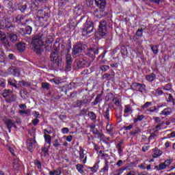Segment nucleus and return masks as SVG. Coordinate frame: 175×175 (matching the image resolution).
<instances>
[{
  "mask_svg": "<svg viewBox=\"0 0 175 175\" xmlns=\"http://www.w3.org/2000/svg\"><path fill=\"white\" fill-rule=\"evenodd\" d=\"M47 43H53V38L46 34H39L34 36L31 39V44L34 46V51L36 54L43 53V46Z\"/></svg>",
  "mask_w": 175,
  "mask_h": 175,
  "instance_id": "nucleus-1",
  "label": "nucleus"
},
{
  "mask_svg": "<svg viewBox=\"0 0 175 175\" xmlns=\"http://www.w3.org/2000/svg\"><path fill=\"white\" fill-rule=\"evenodd\" d=\"M48 10L49 9L45 8L43 10H39L37 12V16L41 25H44L50 17V14L47 12Z\"/></svg>",
  "mask_w": 175,
  "mask_h": 175,
  "instance_id": "nucleus-2",
  "label": "nucleus"
},
{
  "mask_svg": "<svg viewBox=\"0 0 175 175\" xmlns=\"http://www.w3.org/2000/svg\"><path fill=\"white\" fill-rule=\"evenodd\" d=\"M94 3H96V6L97 8H99V10H94V16L96 17H100V14L99 13H103L105 12V8H106V0H93Z\"/></svg>",
  "mask_w": 175,
  "mask_h": 175,
  "instance_id": "nucleus-3",
  "label": "nucleus"
},
{
  "mask_svg": "<svg viewBox=\"0 0 175 175\" xmlns=\"http://www.w3.org/2000/svg\"><path fill=\"white\" fill-rule=\"evenodd\" d=\"M92 32H94V23L90 21H86L83 25L82 35L83 36H90V33H92Z\"/></svg>",
  "mask_w": 175,
  "mask_h": 175,
  "instance_id": "nucleus-4",
  "label": "nucleus"
},
{
  "mask_svg": "<svg viewBox=\"0 0 175 175\" xmlns=\"http://www.w3.org/2000/svg\"><path fill=\"white\" fill-rule=\"evenodd\" d=\"M35 132L36 130H33V135L30 134L31 136H32L33 137L29 138L27 140V147L30 152H32V151H33V150L35 149V147H36V133Z\"/></svg>",
  "mask_w": 175,
  "mask_h": 175,
  "instance_id": "nucleus-5",
  "label": "nucleus"
},
{
  "mask_svg": "<svg viewBox=\"0 0 175 175\" xmlns=\"http://www.w3.org/2000/svg\"><path fill=\"white\" fill-rule=\"evenodd\" d=\"M106 33H107V23L105 21H101L98 26L97 35L103 38V36H106Z\"/></svg>",
  "mask_w": 175,
  "mask_h": 175,
  "instance_id": "nucleus-6",
  "label": "nucleus"
},
{
  "mask_svg": "<svg viewBox=\"0 0 175 175\" xmlns=\"http://www.w3.org/2000/svg\"><path fill=\"white\" fill-rule=\"evenodd\" d=\"M51 61L53 63L56 68L59 66V64L62 62V57L57 52H52L51 54Z\"/></svg>",
  "mask_w": 175,
  "mask_h": 175,
  "instance_id": "nucleus-7",
  "label": "nucleus"
},
{
  "mask_svg": "<svg viewBox=\"0 0 175 175\" xmlns=\"http://www.w3.org/2000/svg\"><path fill=\"white\" fill-rule=\"evenodd\" d=\"M150 106H152V103L146 102L144 105L141 106V109L146 110V114H150V113H155V111H157V107L155 106L150 107Z\"/></svg>",
  "mask_w": 175,
  "mask_h": 175,
  "instance_id": "nucleus-8",
  "label": "nucleus"
},
{
  "mask_svg": "<svg viewBox=\"0 0 175 175\" xmlns=\"http://www.w3.org/2000/svg\"><path fill=\"white\" fill-rule=\"evenodd\" d=\"M14 7L18 10H21L22 13H24L28 7V2L27 1H16L14 3Z\"/></svg>",
  "mask_w": 175,
  "mask_h": 175,
  "instance_id": "nucleus-9",
  "label": "nucleus"
},
{
  "mask_svg": "<svg viewBox=\"0 0 175 175\" xmlns=\"http://www.w3.org/2000/svg\"><path fill=\"white\" fill-rule=\"evenodd\" d=\"M131 90L139 92H144V91H146V85L139 83H133L131 84Z\"/></svg>",
  "mask_w": 175,
  "mask_h": 175,
  "instance_id": "nucleus-10",
  "label": "nucleus"
},
{
  "mask_svg": "<svg viewBox=\"0 0 175 175\" xmlns=\"http://www.w3.org/2000/svg\"><path fill=\"white\" fill-rule=\"evenodd\" d=\"M76 63L78 69H83V68H88L90 66V63L83 58L77 59Z\"/></svg>",
  "mask_w": 175,
  "mask_h": 175,
  "instance_id": "nucleus-11",
  "label": "nucleus"
},
{
  "mask_svg": "<svg viewBox=\"0 0 175 175\" xmlns=\"http://www.w3.org/2000/svg\"><path fill=\"white\" fill-rule=\"evenodd\" d=\"M5 124L7 126V129H8L9 133H12V128H15V129H17V126L16 125V122L13 120H8L5 122Z\"/></svg>",
  "mask_w": 175,
  "mask_h": 175,
  "instance_id": "nucleus-12",
  "label": "nucleus"
},
{
  "mask_svg": "<svg viewBox=\"0 0 175 175\" xmlns=\"http://www.w3.org/2000/svg\"><path fill=\"white\" fill-rule=\"evenodd\" d=\"M132 113H133V109L132 108V105H126L124 109L123 117H129V116H131Z\"/></svg>",
  "mask_w": 175,
  "mask_h": 175,
  "instance_id": "nucleus-13",
  "label": "nucleus"
},
{
  "mask_svg": "<svg viewBox=\"0 0 175 175\" xmlns=\"http://www.w3.org/2000/svg\"><path fill=\"white\" fill-rule=\"evenodd\" d=\"M99 54V49H90L88 53L87 56L90 57V58H92L93 59H95L96 55H98Z\"/></svg>",
  "mask_w": 175,
  "mask_h": 175,
  "instance_id": "nucleus-14",
  "label": "nucleus"
},
{
  "mask_svg": "<svg viewBox=\"0 0 175 175\" xmlns=\"http://www.w3.org/2000/svg\"><path fill=\"white\" fill-rule=\"evenodd\" d=\"M73 61L72 60V56L70 54L67 53L66 55V68L68 70H70L72 69V64Z\"/></svg>",
  "mask_w": 175,
  "mask_h": 175,
  "instance_id": "nucleus-15",
  "label": "nucleus"
},
{
  "mask_svg": "<svg viewBox=\"0 0 175 175\" xmlns=\"http://www.w3.org/2000/svg\"><path fill=\"white\" fill-rule=\"evenodd\" d=\"M83 51V47L80 44L75 45L72 49V55L73 57L80 54Z\"/></svg>",
  "mask_w": 175,
  "mask_h": 175,
  "instance_id": "nucleus-16",
  "label": "nucleus"
},
{
  "mask_svg": "<svg viewBox=\"0 0 175 175\" xmlns=\"http://www.w3.org/2000/svg\"><path fill=\"white\" fill-rule=\"evenodd\" d=\"M19 32L22 33V35H31V33H32V27L27 26L25 29H20Z\"/></svg>",
  "mask_w": 175,
  "mask_h": 175,
  "instance_id": "nucleus-17",
  "label": "nucleus"
},
{
  "mask_svg": "<svg viewBox=\"0 0 175 175\" xmlns=\"http://www.w3.org/2000/svg\"><path fill=\"white\" fill-rule=\"evenodd\" d=\"M5 28L8 31H13L14 29V25L11 23L10 21L9 20V18H6L5 19Z\"/></svg>",
  "mask_w": 175,
  "mask_h": 175,
  "instance_id": "nucleus-18",
  "label": "nucleus"
},
{
  "mask_svg": "<svg viewBox=\"0 0 175 175\" xmlns=\"http://www.w3.org/2000/svg\"><path fill=\"white\" fill-rule=\"evenodd\" d=\"M161 155H162V151H161V150L157 148L152 150V158H158V157H161Z\"/></svg>",
  "mask_w": 175,
  "mask_h": 175,
  "instance_id": "nucleus-19",
  "label": "nucleus"
},
{
  "mask_svg": "<svg viewBox=\"0 0 175 175\" xmlns=\"http://www.w3.org/2000/svg\"><path fill=\"white\" fill-rule=\"evenodd\" d=\"M8 35L10 42H12V43H16V42L18 40V38L17 37L16 34L9 33Z\"/></svg>",
  "mask_w": 175,
  "mask_h": 175,
  "instance_id": "nucleus-20",
  "label": "nucleus"
},
{
  "mask_svg": "<svg viewBox=\"0 0 175 175\" xmlns=\"http://www.w3.org/2000/svg\"><path fill=\"white\" fill-rule=\"evenodd\" d=\"M172 108L170 107H167L165 109H164L163 111H161V116H170V114H172Z\"/></svg>",
  "mask_w": 175,
  "mask_h": 175,
  "instance_id": "nucleus-21",
  "label": "nucleus"
},
{
  "mask_svg": "<svg viewBox=\"0 0 175 175\" xmlns=\"http://www.w3.org/2000/svg\"><path fill=\"white\" fill-rule=\"evenodd\" d=\"M102 94H99L95 98V100L92 103L93 106H96L99 102H102Z\"/></svg>",
  "mask_w": 175,
  "mask_h": 175,
  "instance_id": "nucleus-22",
  "label": "nucleus"
},
{
  "mask_svg": "<svg viewBox=\"0 0 175 175\" xmlns=\"http://www.w3.org/2000/svg\"><path fill=\"white\" fill-rule=\"evenodd\" d=\"M13 167L14 170H20V167H21V164H20V161L17 159H14Z\"/></svg>",
  "mask_w": 175,
  "mask_h": 175,
  "instance_id": "nucleus-23",
  "label": "nucleus"
},
{
  "mask_svg": "<svg viewBox=\"0 0 175 175\" xmlns=\"http://www.w3.org/2000/svg\"><path fill=\"white\" fill-rule=\"evenodd\" d=\"M17 50L20 51V53H23L25 50V44L23 42H19L16 44Z\"/></svg>",
  "mask_w": 175,
  "mask_h": 175,
  "instance_id": "nucleus-24",
  "label": "nucleus"
},
{
  "mask_svg": "<svg viewBox=\"0 0 175 175\" xmlns=\"http://www.w3.org/2000/svg\"><path fill=\"white\" fill-rule=\"evenodd\" d=\"M146 79L147 81H149V83H152L154 79H157V75L154 73H152L150 75H148L146 76Z\"/></svg>",
  "mask_w": 175,
  "mask_h": 175,
  "instance_id": "nucleus-25",
  "label": "nucleus"
},
{
  "mask_svg": "<svg viewBox=\"0 0 175 175\" xmlns=\"http://www.w3.org/2000/svg\"><path fill=\"white\" fill-rule=\"evenodd\" d=\"M15 22L18 23V24H25V21H24V16L18 15L15 18Z\"/></svg>",
  "mask_w": 175,
  "mask_h": 175,
  "instance_id": "nucleus-26",
  "label": "nucleus"
},
{
  "mask_svg": "<svg viewBox=\"0 0 175 175\" xmlns=\"http://www.w3.org/2000/svg\"><path fill=\"white\" fill-rule=\"evenodd\" d=\"M166 162H167V161H165L164 163H161L159 166L156 165L154 169L157 170H163V169H166Z\"/></svg>",
  "mask_w": 175,
  "mask_h": 175,
  "instance_id": "nucleus-27",
  "label": "nucleus"
},
{
  "mask_svg": "<svg viewBox=\"0 0 175 175\" xmlns=\"http://www.w3.org/2000/svg\"><path fill=\"white\" fill-rule=\"evenodd\" d=\"M104 118L108 121H110V109L107 108L106 111L103 113Z\"/></svg>",
  "mask_w": 175,
  "mask_h": 175,
  "instance_id": "nucleus-28",
  "label": "nucleus"
},
{
  "mask_svg": "<svg viewBox=\"0 0 175 175\" xmlns=\"http://www.w3.org/2000/svg\"><path fill=\"white\" fill-rule=\"evenodd\" d=\"M12 94V91L10 90H5L2 93L3 98H8Z\"/></svg>",
  "mask_w": 175,
  "mask_h": 175,
  "instance_id": "nucleus-29",
  "label": "nucleus"
},
{
  "mask_svg": "<svg viewBox=\"0 0 175 175\" xmlns=\"http://www.w3.org/2000/svg\"><path fill=\"white\" fill-rule=\"evenodd\" d=\"M1 42L4 44V46H10L9 44V40H8V37L5 36L2 38H0Z\"/></svg>",
  "mask_w": 175,
  "mask_h": 175,
  "instance_id": "nucleus-30",
  "label": "nucleus"
},
{
  "mask_svg": "<svg viewBox=\"0 0 175 175\" xmlns=\"http://www.w3.org/2000/svg\"><path fill=\"white\" fill-rule=\"evenodd\" d=\"M88 117H90V120L92 121H96V114L94 113L93 111H89L88 113Z\"/></svg>",
  "mask_w": 175,
  "mask_h": 175,
  "instance_id": "nucleus-31",
  "label": "nucleus"
},
{
  "mask_svg": "<svg viewBox=\"0 0 175 175\" xmlns=\"http://www.w3.org/2000/svg\"><path fill=\"white\" fill-rule=\"evenodd\" d=\"M76 169L79 173H81V174H83V173H84V170H83L84 169V165H83L82 164H77Z\"/></svg>",
  "mask_w": 175,
  "mask_h": 175,
  "instance_id": "nucleus-32",
  "label": "nucleus"
},
{
  "mask_svg": "<svg viewBox=\"0 0 175 175\" xmlns=\"http://www.w3.org/2000/svg\"><path fill=\"white\" fill-rule=\"evenodd\" d=\"M44 139L46 143H47L49 145L51 144V136L50 135H44Z\"/></svg>",
  "mask_w": 175,
  "mask_h": 175,
  "instance_id": "nucleus-33",
  "label": "nucleus"
},
{
  "mask_svg": "<svg viewBox=\"0 0 175 175\" xmlns=\"http://www.w3.org/2000/svg\"><path fill=\"white\" fill-rule=\"evenodd\" d=\"M16 99H17V96L16 95H14V94H11L8 96L7 100H8V102H16Z\"/></svg>",
  "mask_w": 175,
  "mask_h": 175,
  "instance_id": "nucleus-34",
  "label": "nucleus"
},
{
  "mask_svg": "<svg viewBox=\"0 0 175 175\" xmlns=\"http://www.w3.org/2000/svg\"><path fill=\"white\" fill-rule=\"evenodd\" d=\"M16 83L17 81L15 79H10L8 80V84H10V85H12V87H14V88H17V84H16Z\"/></svg>",
  "mask_w": 175,
  "mask_h": 175,
  "instance_id": "nucleus-35",
  "label": "nucleus"
},
{
  "mask_svg": "<svg viewBox=\"0 0 175 175\" xmlns=\"http://www.w3.org/2000/svg\"><path fill=\"white\" fill-rule=\"evenodd\" d=\"M161 95H163V91H162V88H159L155 90V96H161Z\"/></svg>",
  "mask_w": 175,
  "mask_h": 175,
  "instance_id": "nucleus-36",
  "label": "nucleus"
},
{
  "mask_svg": "<svg viewBox=\"0 0 175 175\" xmlns=\"http://www.w3.org/2000/svg\"><path fill=\"white\" fill-rule=\"evenodd\" d=\"M34 165L36 166L37 169H42V162L38 159L34 160Z\"/></svg>",
  "mask_w": 175,
  "mask_h": 175,
  "instance_id": "nucleus-37",
  "label": "nucleus"
},
{
  "mask_svg": "<svg viewBox=\"0 0 175 175\" xmlns=\"http://www.w3.org/2000/svg\"><path fill=\"white\" fill-rule=\"evenodd\" d=\"M88 168L91 169V172L95 173L96 172V170H95V169H99V164L98 163H95L92 167H89Z\"/></svg>",
  "mask_w": 175,
  "mask_h": 175,
  "instance_id": "nucleus-38",
  "label": "nucleus"
},
{
  "mask_svg": "<svg viewBox=\"0 0 175 175\" xmlns=\"http://www.w3.org/2000/svg\"><path fill=\"white\" fill-rule=\"evenodd\" d=\"M100 70H102V72H107V70H109V69H110V66H109L107 65H101L100 66Z\"/></svg>",
  "mask_w": 175,
  "mask_h": 175,
  "instance_id": "nucleus-39",
  "label": "nucleus"
},
{
  "mask_svg": "<svg viewBox=\"0 0 175 175\" xmlns=\"http://www.w3.org/2000/svg\"><path fill=\"white\" fill-rule=\"evenodd\" d=\"M12 75L13 76H15L16 77H18L21 75L20 69H14L12 70Z\"/></svg>",
  "mask_w": 175,
  "mask_h": 175,
  "instance_id": "nucleus-40",
  "label": "nucleus"
},
{
  "mask_svg": "<svg viewBox=\"0 0 175 175\" xmlns=\"http://www.w3.org/2000/svg\"><path fill=\"white\" fill-rule=\"evenodd\" d=\"M144 120V115H139L134 120V122H139V121H143Z\"/></svg>",
  "mask_w": 175,
  "mask_h": 175,
  "instance_id": "nucleus-41",
  "label": "nucleus"
},
{
  "mask_svg": "<svg viewBox=\"0 0 175 175\" xmlns=\"http://www.w3.org/2000/svg\"><path fill=\"white\" fill-rule=\"evenodd\" d=\"M49 148H50V146H49L48 148H42V154L44 155V157H49Z\"/></svg>",
  "mask_w": 175,
  "mask_h": 175,
  "instance_id": "nucleus-42",
  "label": "nucleus"
},
{
  "mask_svg": "<svg viewBox=\"0 0 175 175\" xmlns=\"http://www.w3.org/2000/svg\"><path fill=\"white\" fill-rule=\"evenodd\" d=\"M142 131H140V129L136 128L135 130L131 131V134L133 135V136H136V135L140 134Z\"/></svg>",
  "mask_w": 175,
  "mask_h": 175,
  "instance_id": "nucleus-43",
  "label": "nucleus"
},
{
  "mask_svg": "<svg viewBox=\"0 0 175 175\" xmlns=\"http://www.w3.org/2000/svg\"><path fill=\"white\" fill-rule=\"evenodd\" d=\"M144 29H138L137 30V31H136V33H135V35H136V36H138V37H142V36H143V32H144Z\"/></svg>",
  "mask_w": 175,
  "mask_h": 175,
  "instance_id": "nucleus-44",
  "label": "nucleus"
},
{
  "mask_svg": "<svg viewBox=\"0 0 175 175\" xmlns=\"http://www.w3.org/2000/svg\"><path fill=\"white\" fill-rule=\"evenodd\" d=\"M79 154V159L81 160L84 159V149H83L82 148H80Z\"/></svg>",
  "mask_w": 175,
  "mask_h": 175,
  "instance_id": "nucleus-45",
  "label": "nucleus"
},
{
  "mask_svg": "<svg viewBox=\"0 0 175 175\" xmlns=\"http://www.w3.org/2000/svg\"><path fill=\"white\" fill-rule=\"evenodd\" d=\"M72 107H81V101L77 100L72 103Z\"/></svg>",
  "mask_w": 175,
  "mask_h": 175,
  "instance_id": "nucleus-46",
  "label": "nucleus"
},
{
  "mask_svg": "<svg viewBox=\"0 0 175 175\" xmlns=\"http://www.w3.org/2000/svg\"><path fill=\"white\" fill-rule=\"evenodd\" d=\"M151 50H152V53H153L154 54H155V55L158 54V51H159V50H158V46H157V45L152 46L151 47Z\"/></svg>",
  "mask_w": 175,
  "mask_h": 175,
  "instance_id": "nucleus-47",
  "label": "nucleus"
},
{
  "mask_svg": "<svg viewBox=\"0 0 175 175\" xmlns=\"http://www.w3.org/2000/svg\"><path fill=\"white\" fill-rule=\"evenodd\" d=\"M102 170L104 172V173H106V172L109 171V161H105V165L102 169Z\"/></svg>",
  "mask_w": 175,
  "mask_h": 175,
  "instance_id": "nucleus-48",
  "label": "nucleus"
},
{
  "mask_svg": "<svg viewBox=\"0 0 175 175\" xmlns=\"http://www.w3.org/2000/svg\"><path fill=\"white\" fill-rule=\"evenodd\" d=\"M163 125H165V122H161V123H159V124L156 126V129H164L165 127H163Z\"/></svg>",
  "mask_w": 175,
  "mask_h": 175,
  "instance_id": "nucleus-49",
  "label": "nucleus"
},
{
  "mask_svg": "<svg viewBox=\"0 0 175 175\" xmlns=\"http://www.w3.org/2000/svg\"><path fill=\"white\" fill-rule=\"evenodd\" d=\"M163 90L165 91H170V90H172V84L167 83L163 88Z\"/></svg>",
  "mask_w": 175,
  "mask_h": 175,
  "instance_id": "nucleus-50",
  "label": "nucleus"
},
{
  "mask_svg": "<svg viewBox=\"0 0 175 175\" xmlns=\"http://www.w3.org/2000/svg\"><path fill=\"white\" fill-rule=\"evenodd\" d=\"M61 170H62V168L61 167H58L57 169L53 170L55 175H61L62 173Z\"/></svg>",
  "mask_w": 175,
  "mask_h": 175,
  "instance_id": "nucleus-51",
  "label": "nucleus"
},
{
  "mask_svg": "<svg viewBox=\"0 0 175 175\" xmlns=\"http://www.w3.org/2000/svg\"><path fill=\"white\" fill-rule=\"evenodd\" d=\"M19 114H21V116H23V114H29V109L20 110Z\"/></svg>",
  "mask_w": 175,
  "mask_h": 175,
  "instance_id": "nucleus-52",
  "label": "nucleus"
},
{
  "mask_svg": "<svg viewBox=\"0 0 175 175\" xmlns=\"http://www.w3.org/2000/svg\"><path fill=\"white\" fill-rule=\"evenodd\" d=\"M69 0H59V6H65V5H66V3Z\"/></svg>",
  "mask_w": 175,
  "mask_h": 175,
  "instance_id": "nucleus-53",
  "label": "nucleus"
},
{
  "mask_svg": "<svg viewBox=\"0 0 175 175\" xmlns=\"http://www.w3.org/2000/svg\"><path fill=\"white\" fill-rule=\"evenodd\" d=\"M133 129V124H130L129 126H123V129L124 131H131V129Z\"/></svg>",
  "mask_w": 175,
  "mask_h": 175,
  "instance_id": "nucleus-54",
  "label": "nucleus"
},
{
  "mask_svg": "<svg viewBox=\"0 0 175 175\" xmlns=\"http://www.w3.org/2000/svg\"><path fill=\"white\" fill-rule=\"evenodd\" d=\"M0 86L1 87L6 86V81L3 78L0 79Z\"/></svg>",
  "mask_w": 175,
  "mask_h": 175,
  "instance_id": "nucleus-55",
  "label": "nucleus"
},
{
  "mask_svg": "<svg viewBox=\"0 0 175 175\" xmlns=\"http://www.w3.org/2000/svg\"><path fill=\"white\" fill-rule=\"evenodd\" d=\"M62 133H63V135H66L69 133V129L68 127L63 128L62 129Z\"/></svg>",
  "mask_w": 175,
  "mask_h": 175,
  "instance_id": "nucleus-56",
  "label": "nucleus"
},
{
  "mask_svg": "<svg viewBox=\"0 0 175 175\" xmlns=\"http://www.w3.org/2000/svg\"><path fill=\"white\" fill-rule=\"evenodd\" d=\"M107 53V51H103V52L98 56V59H103L105 58V56L106 55V53Z\"/></svg>",
  "mask_w": 175,
  "mask_h": 175,
  "instance_id": "nucleus-57",
  "label": "nucleus"
},
{
  "mask_svg": "<svg viewBox=\"0 0 175 175\" xmlns=\"http://www.w3.org/2000/svg\"><path fill=\"white\" fill-rule=\"evenodd\" d=\"M148 150H150V145H144L142 147V151L143 152H146V151H148Z\"/></svg>",
  "mask_w": 175,
  "mask_h": 175,
  "instance_id": "nucleus-58",
  "label": "nucleus"
},
{
  "mask_svg": "<svg viewBox=\"0 0 175 175\" xmlns=\"http://www.w3.org/2000/svg\"><path fill=\"white\" fill-rule=\"evenodd\" d=\"M24 87H30L31 84L25 81H22L20 82Z\"/></svg>",
  "mask_w": 175,
  "mask_h": 175,
  "instance_id": "nucleus-59",
  "label": "nucleus"
},
{
  "mask_svg": "<svg viewBox=\"0 0 175 175\" xmlns=\"http://www.w3.org/2000/svg\"><path fill=\"white\" fill-rule=\"evenodd\" d=\"M42 88H44L45 90H49L50 87V84L49 83H42Z\"/></svg>",
  "mask_w": 175,
  "mask_h": 175,
  "instance_id": "nucleus-60",
  "label": "nucleus"
},
{
  "mask_svg": "<svg viewBox=\"0 0 175 175\" xmlns=\"http://www.w3.org/2000/svg\"><path fill=\"white\" fill-rule=\"evenodd\" d=\"M122 144H124V140L120 141L116 145V148H122Z\"/></svg>",
  "mask_w": 175,
  "mask_h": 175,
  "instance_id": "nucleus-61",
  "label": "nucleus"
},
{
  "mask_svg": "<svg viewBox=\"0 0 175 175\" xmlns=\"http://www.w3.org/2000/svg\"><path fill=\"white\" fill-rule=\"evenodd\" d=\"M100 154H101V157H103L104 159H107V158H109V154L103 153V150H100Z\"/></svg>",
  "mask_w": 175,
  "mask_h": 175,
  "instance_id": "nucleus-62",
  "label": "nucleus"
},
{
  "mask_svg": "<svg viewBox=\"0 0 175 175\" xmlns=\"http://www.w3.org/2000/svg\"><path fill=\"white\" fill-rule=\"evenodd\" d=\"M106 129L107 132H111V131H113V126L111 124H107L106 126Z\"/></svg>",
  "mask_w": 175,
  "mask_h": 175,
  "instance_id": "nucleus-63",
  "label": "nucleus"
},
{
  "mask_svg": "<svg viewBox=\"0 0 175 175\" xmlns=\"http://www.w3.org/2000/svg\"><path fill=\"white\" fill-rule=\"evenodd\" d=\"M170 137H175V131H173L170 134H168L166 139H170Z\"/></svg>",
  "mask_w": 175,
  "mask_h": 175,
  "instance_id": "nucleus-64",
  "label": "nucleus"
}]
</instances>
